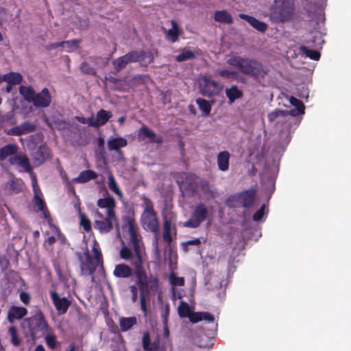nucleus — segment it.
Listing matches in <instances>:
<instances>
[{"label":"nucleus","instance_id":"0eeeda50","mask_svg":"<svg viewBox=\"0 0 351 351\" xmlns=\"http://www.w3.org/2000/svg\"><path fill=\"white\" fill-rule=\"evenodd\" d=\"M255 195L254 190H246L230 195L226 203L230 208H249L254 204Z\"/></svg>","mask_w":351,"mask_h":351},{"label":"nucleus","instance_id":"13d9d810","mask_svg":"<svg viewBox=\"0 0 351 351\" xmlns=\"http://www.w3.org/2000/svg\"><path fill=\"white\" fill-rule=\"evenodd\" d=\"M34 203L38 206L40 211L44 210L45 203L44 201L36 193L34 196Z\"/></svg>","mask_w":351,"mask_h":351},{"label":"nucleus","instance_id":"f704fd0d","mask_svg":"<svg viewBox=\"0 0 351 351\" xmlns=\"http://www.w3.org/2000/svg\"><path fill=\"white\" fill-rule=\"evenodd\" d=\"M196 58V54L190 50L189 48L185 47L181 50V52L176 56L175 60L178 62H182L186 60H193Z\"/></svg>","mask_w":351,"mask_h":351},{"label":"nucleus","instance_id":"cd10ccee","mask_svg":"<svg viewBox=\"0 0 351 351\" xmlns=\"http://www.w3.org/2000/svg\"><path fill=\"white\" fill-rule=\"evenodd\" d=\"M214 20L219 23L232 24L233 19L230 14L226 10H217L214 13Z\"/></svg>","mask_w":351,"mask_h":351},{"label":"nucleus","instance_id":"4be33fe9","mask_svg":"<svg viewBox=\"0 0 351 351\" xmlns=\"http://www.w3.org/2000/svg\"><path fill=\"white\" fill-rule=\"evenodd\" d=\"M142 345L145 351H158L160 341L158 339H156L151 343L149 334L148 332H146L143 336Z\"/></svg>","mask_w":351,"mask_h":351},{"label":"nucleus","instance_id":"69168bd1","mask_svg":"<svg viewBox=\"0 0 351 351\" xmlns=\"http://www.w3.org/2000/svg\"><path fill=\"white\" fill-rule=\"evenodd\" d=\"M130 291L132 294V302H136L138 298V290L137 287L135 285H131L130 287Z\"/></svg>","mask_w":351,"mask_h":351},{"label":"nucleus","instance_id":"09e8293b","mask_svg":"<svg viewBox=\"0 0 351 351\" xmlns=\"http://www.w3.org/2000/svg\"><path fill=\"white\" fill-rule=\"evenodd\" d=\"M75 207L77 208L80 217V225L88 232V219L85 214L82 213L79 205L75 204Z\"/></svg>","mask_w":351,"mask_h":351},{"label":"nucleus","instance_id":"58836bf2","mask_svg":"<svg viewBox=\"0 0 351 351\" xmlns=\"http://www.w3.org/2000/svg\"><path fill=\"white\" fill-rule=\"evenodd\" d=\"M169 281H170V283L172 285V287H171V291L173 293V295L175 296L176 295V293H175V288L174 287L176 286H180V287H182L184 285V277H178L176 276L174 274H171L170 276H169Z\"/></svg>","mask_w":351,"mask_h":351},{"label":"nucleus","instance_id":"6e6552de","mask_svg":"<svg viewBox=\"0 0 351 351\" xmlns=\"http://www.w3.org/2000/svg\"><path fill=\"white\" fill-rule=\"evenodd\" d=\"M198 82L199 93L208 98L219 95L223 88V86L219 82L207 76L200 77Z\"/></svg>","mask_w":351,"mask_h":351},{"label":"nucleus","instance_id":"4c0bfd02","mask_svg":"<svg viewBox=\"0 0 351 351\" xmlns=\"http://www.w3.org/2000/svg\"><path fill=\"white\" fill-rule=\"evenodd\" d=\"M130 261L134 268V274H136L138 271L140 272L145 271L143 268L142 255L133 254Z\"/></svg>","mask_w":351,"mask_h":351},{"label":"nucleus","instance_id":"9b49d317","mask_svg":"<svg viewBox=\"0 0 351 351\" xmlns=\"http://www.w3.org/2000/svg\"><path fill=\"white\" fill-rule=\"evenodd\" d=\"M123 229H128L130 237V242L132 244L139 243L135 220L132 214H128L123 217Z\"/></svg>","mask_w":351,"mask_h":351},{"label":"nucleus","instance_id":"a18cd8bd","mask_svg":"<svg viewBox=\"0 0 351 351\" xmlns=\"http://www.w3.org/2000/svg\"><path fill=\"white\" fill-rule=\"evenodd\" d=\"M290 103L295 107L300 114L304 113L305 107L302 101L294 97H291Z\"/></svg>","mask_w":351,"mask_h":351},{"label":"nucleus","instance_id":"49530a36","mask_svg":"<svg viewBox=\"0 0 351 351\" xmlns=\"http://www.w3.org/2000/svg\"><path fill=\"white\" fill-rule=\"evenodd\" d=\"M9 332L11 336V342L15 346L21 344V339L18 337L17 330L15 326H11L9 328Z\"/></svg>","mask_w":351,"mask_h":351},{"label":"nucleus","instance_id":"5fc2aeb1","mask_svg":"<svg viewBox=\"0 0 351 351\" xmlns=\"http://www.w3.org/2000/svg\"><path fill=\"white\" fill-rule=\"evenodd\" d=\"M107 326L111 333L114 335H119L120 333V329L112 319L107 322Z\"/></svg>","mask_w":351,"mask_h":351},{"label":"nucleus","instance_id":"72a5a7b5","mask_svg":"<svg viewBox=\"0 0 351 351\" xmlns=\"http://www.w3.org/2000/svg\"><path fill=\"white\" fill-rule=\"evenodd\" d=\"M19 91L25 101L29 103L32 102L36 92L32 86H21Z\"/></svg>","mask_w":351,"mask_h":351},{"label":"nucleus","instance_id":"680f3d73","mask_svg":"<svg viewBox=\"0 0 351 351\" xmlns=\"http://www.w3.org/2000/svg\"><path fill=\"white\" fill-rule=\"evenodd\" d=\"M80 261L82 263V270L84 271L88 268V252H84L83 256H80Z\"/></svg>","mask_w":351,"mask_h":351},{"label":"nucleus","instance_id":"f257e3e1","mask_svg":"<svg viewBox=\"0 0 351 351\" xmlns=\"http://www.w3.org/2000/svg\"><path fill=\"white\" fill-rule=\"evenodd\" d=\"M227 63L237 69L241 73L252 78L258 83L264 81L269 73L268 68L261 61L246 56H232L228 58Z\"/></svg>","mask_w":351,"mask_h":351},{"label":"nucleus","instance_id":"ea45409f","mask_svg":"<svg viewBox=\"0 0 351 351\" xmlns=\"http://www.w3.org/2000/svg\"><path fill=\"white\" fill-rule=\"evenodd\" d=\"M128 64L129 63L128 62V60L126 59L125 57H124V55L117 58V59L114 60L112 62V65L114 66V69L117 72H119L121 70L124 69Z\"/></svg>","mask_w":351,"mask_h":351},{"label":"nucleus","instance_id":"4d7b16f0","mask_svg":"<svg viewBox=\"0 0 351 351\" xmlns=\"http://www.w3.org/2000/svg\"><path fill=\"white\" fill-rule=\"evenodd\" d=\"M169 315V305H167L161 311V319H162L163 325H165V326L167 325Z\"/></svg>","mask_w":351,"mask_h":351},{"label":"nucleus","instance_id":"a878e982","mask_svg":"<svg viewBox=\"0 0 351 351\" xmlns=\"http://www.w3.org/2000/svg\"><path fill=\"white\" fill-rule=\"evenodd\" d=\"M306 47H310L312 48H321L322 43H324V40L322 36L319 34H313L311 33L309 35V38H306L304 41Z\"/></svg>","mask_w":351,"mask_h":351},{"label":"nucleus","instance_id":"f3484780","mask_svg":"<svg viewBox=\"0 0 351 351\" xmlns=\"http://www.w3.org/2000/svg\"><path fill=\"white\" fill-rule=\"evenodd\" d=\"M239 17L241 19L245 20L254 29L261 32L263 33L267 29L268 25L267 23L258 20L254 16L245 14H239Z\"/></svg>","mask_w":351,"mask_h":351},{"label":"nucleus","instance_id":"bf43d9fd","mask_svg":"<svg viewBox=\"0 0 351 351\" xmlns=\"http://www.w3.org/2000/svg\"><path fill=\"white\" fill-rule=\"evenodd\" d=\"M74 180L80 183L86 182L88 181V170L82 171Z\"/></svg>","mask_w":351,"mask_h":351},{"label":"nucleus","instance_id":"412c9836","mask_svg":"<svg viewBox=\"0 0 351 351\" xmlns=\"http://www.w3.org/2000/svg\"><path fill=\"white\" fill-rule=\"evenodd\" d=\"M171 28H170L166 35L167 39L172 43L179 40V36L181 34V30L175 20L171 21Z\"/></svg>","mask_w":351,"mask_h":351},{"label":"nucleus","instance_id":"39448f33","mask_svg":"<svg viewBox=\"0 0 351 351\" xmlns=\"http://www.w3.org/2000/svg\"><path fill=\"white\" fill-rule=\"evenodd\" d=\"M141 223L145 230H149L156 234L159 230V223L157 214L153 208L152 203L150 200L146 199L145 206L141 215ZM156 247L158 248V238L155 237Z\"/></svg>","mask_w":351,"mask_h":351},{"label":"nucleus","instance_id":"8fccbe9b","mask_svg":"<svg viewBox=\"0 0 351 351\" xmlns=\"http://www.w3.org/2000/svg\"><path fill=\"white\" fill-rule=\"evenodd\" d=\"M201 244V241L199 238H195L192 240H189L182 244V249L184 252H188L189 245H199Z\"/></svg>","mask_w":351,"mask_h":351},{"label":"nucleus","instance_id":"f03ea898","mask_svg":"<svg viewBox=\"0 0 351 351\" xmlns=\"http://www.w3.org/2000/svg\"><path fill=\"white\" fill-rule=\"evenodd\" d=\"M294 5L287 0H275L269 8V17L277 23L290 21L293 15Z\"/></svg>","mask_w":351,"mask_h":351},{"label":"nucleus","instance_id":"864d4df0","mask_svg":"<svg viewBox=\"0 0 351 351\" xmlns=\"http://www.w3.org/2000/svg\"><path fill=\"white\" fill-rule=\"evenodd\" d=\"M147 295H143V294L140 295V303H141V308L144 314L145 317L147 316L148 314V308L147 305Z\"/></svg>","mask_w":351,"mask_h":351},{"label":"nucleus","instance_id":"4468645a","mask_svg":"<svg viewBox=\"0 0 351 351\" xmlns=\"http://www.w3.org/2000/svg\"><path fill=\"white\" fill-rule=\"evenodd\" d=\"M137 136L138 141H143L145 138H148L151 143L161 144L163 142V138L161 136H157L145 125H143L138 130Z\"/></svg>","mask_w":351,"mask_h":351},{"label":"nucleus","instance_id":"2eb2a0df","mask_svg":"<svg viewBox=\"0 0 351 351\" xmlns=\"http://www.w3.org/2000/svg\"><path fill=\"white\" fill-rule=\"evenodd\" d=\"M112 117V113L110 111L105 110H100L94 118L93 116L89 117V126L98 127L106 124L110 118Z\"/></svg>","mask_w":351,"mask_h":351},{"label":"nucleus","instance_id":"dca6fc26","mask_svg":"<svg viewBox=\"0 0 351 351\" xmlns=\"http://www.w3.org/2000/svg\"><path fill=\"white\" fill-rule=\"evenodd\" d=\"M136 278V285L140 291V295H147L149 293V282L146 272H140L135 274Z\"/></svg>","mask_w":351,"mask_h":351},{"label":"nucleus","instance_id":"37998d69","mask_svg":"<svg viewBox=\"0 0 351 351\" xmlns=\"http://www.w3.org/2000/svg\"><path fill=\"white\" fill-rule=\"evenodd\" d=\"M108 186L109 189L113 191L118 197H122L123 193L119 188L117 182L112 175H110L108 177Z\"/></svg>","mask_w":351,"mask_h":351},{"label":"nucleus","instance_id":"774afa93","mask_svg":"<svg viewBox=\"0 0 351 351\" xmlns=\"http://www.w3.org/2000/svg\"><path fill=\"white\" fill-rule=\"evenodd\" d=\"M162 238L165 241L170 244L172 242L171 231H163Z\"/></svg>","mask_w":351,"mask_h":351},{"label":"nucleus","instance_id":"473e14b6","mask_svg":"<svg viewBox=\"0 0 351 351\" xmlns=\"http://www.w3.org/2000/svg\"><path fill=\"white\" fill-rule=\"evenodd\" d=\"M312 47L302 45L300 47V51L313 60H318L321 54L319 51L311 49Z\"/></svg>","mask_w":351,"mask_h":351},{"label":"nucleus","instance_id":"aec40b11","mask_svg":"<svg viewBox=\"0 0 351 351\" xmlns=\"http://www.w3.org/2000/svg\"><path fill=\"white\" fill-rule=\"evenodd\" d=\"M48 149L45 145H40L32 154L33 160L36 165L43 164L49 157Z\"/></svg>","mask_w":351,"mask_h":351},{"label":"nucleus","instance_id":"5701e85b","mask_svg":"<svg viewBox=\"0 0 351 351\" xmlns=\"http://www.w3.org/2000/svg\"><path fill=\"white\" fill-rule=\"evenodd\" d=\"M230 158V154L228 151H223L219 153L217 162L220 171H226L229 169Z\"/></svg>","mask_w":351,"mask_h":351},{"label":"nucleus","instance_id":"e2e57ef3","mask_svg":"<svg viewBox=\"0 0 351 351\" xmlns=\"http://www.w3.org/2000/svg\"><path fill=\"white\" fill-rule=\"evenodd\" d=\"M105 141L102 136H99L97 139V147L101 154H105Z\"/></svg>","mask_w":351,"mask_h":351},{"label":"nucleus","instance_id":"c756f323","mask_svg":"<svg viewBox=\"0 0 351 351\" xmlns=\"http://www.w3.org/2000/svg\"><path fill=\"white\" fill-rule=\"evenodd\" d=\"M27 313V311L24 307L13 306L8 313V320L13 322V319H21Z\"/></svg>","mask_w":351,"mask_h":351},{"label":"nucleus","instance_id":"c85d7f7f","mask_svg":"<svg viewBox=\"0 0 351 351\" xmlns=\"http://www.w3.org/2000/svg\"><path fill=\"white\" fill-rule=\"evenodd\" d=\"M226 95L230 104L233 103L236 99L241 98L243 95L242 90L239 89L237 85H233L230 88H226Z\"/></svg>","mask_w":351,"mask_h":351},{"label":"nucleus","instance_id":"1a4fd4ad","mask_svg":"<svg viewBox=\"0 0 351 351\" xmlns=\"http://www.w3.org/2000/svg\"><path fill=\"white\" fill-rule=\"evenodd\" d=\"M208 217V209L204 203L197 204L193 209L189 220L183 224L184 227L196 228Z\"/></svg>","mask_w":351,"mask_h":351},{"label":"nucleus","instance_id":"0e129e2a","mask_svg":"<svg viewBox=\"0 0 351 351\" xmlns=\"http://www.w3.org/2000/svg\"><path fill=\"white\" fill-rule=\"evenodd\" d=\"M202 321H206L208 322H213L215 321V317L209 312H202Z\"/></svg>","mask_w":351,"mask_h":351},{"label":"nucleus","instance_id":"7c9ffc66","mask_svg":"<svg viewBox=\"0 0 351 351\" xmlns=\"http://www.w3.org/2000/svg\"><path fill=\"white\" fill-rule=\"evenodd\" d=\"M195 102L204 116H208L210 114L212 105L214 103L213 100L209 101L205 99L197 98L196 99Z\"/></svg>","mask_w":351,"mask_h":351},{"label":"nucleus","instance_id":"c9c22d12","mask_svg":"<svg viewBox=\"0 0 351 351\" xmlns=\"http://www.w3.org/2000/svg\"><path fill=\"white\" fill-rule=\"evenodd\" d=\"M17 152V146L14 144H8L0 149V160H4L11 155Z\"/></svg>","mask_w":351,"mask_h":351},{"label":"nucleus","instance_id":"603ef678","mask_svg":"<svg viewBox=\"0 0 351 351\" xmlns=\"http://www.w3.org/2000/svg\"><path fill=\"white\" fill-rule=\"evenodd\" d=\"M265 204H263L261 207L254 213L252 217L254 221H259L263 219L265 215Z\"/></svg>","mask_w":351,"mask_h":351},{"label":"nucleus","instance_id":"3c124183","mask_svg":"<svg viewBox=\"0 0 351 351\" xmlns=\"http://www.w3.org/2000/svg\"><path fill=\"white\" fill-rule=\"evenodd\" d=\"M133 252L128 247H123L120 251V256L125 260H130L133 256Z\"/></svg>","mask_w":351,"mask_h":351},{"label":"nucleus","instance_id":"6e6d98bb","mask_svg":"<svg viewBox=\"0 0 351 351\" xmlns=\"http://www.w3.org/2000/svg\"><path fill=\"white\" fill-rule=\"evenodd\" d=\"M189 320L193 324L202 321V312H192L191 315H189Z\"/></svg>","mask_w":351,"mask_h":351},{"label":"nucleus","instance_id":"423d86ee","mask_svg":"<svg viewBox=\"0 0 351 351\" xmlns=\"http://www.w3.org/2000/svg\"><path fill=\"white\" fill-rule=\"evenodd\" d=\"M93 254H89V275L92 276L94 281L96 277H101L104 275L103 256L99 245L95 239L92 247Z\"/></svg>","mask_w":351,"mask_h":351},{"label":"nucleus","instance_id":"de8ad7c7","mask_svg":"<svg viewBox=\"0 0 351 351\" xmlns=\"http://www.w3.org/2000/svg\"><path fill=\"white\" fill-rule=\"evenodd\" d=\"M19 159L17 165L23 167L26 171L31 172L32 167L28 158L25 156H19Z\"/></svg>","mask_w":351,"mask_h":351},{"label":"nucleus","instance_id":"c03bdc74","mask_svg":"<svg viewBox=\"0 0 351 351\" xmlns=\"http://www.w3.org/2000/svg\"><path fill=\"white\" fill-rule=\"evenodd\" d=\"M178 313L181 317H188L189 318V315H191L192 312L189 305L186 302H182L179 305Z\"/></svg>","mask_w":351,"mask_h":351},{"label":"nucleus","instance_id":"7ed1b4c3","mask_svg":"<svg viewBox=\"0 0 351 351\" xmlns=\"http://www.w3.org/2000/svg\"><path fill=\"white\" fill-rule=\"evenodd\" d=\"M21 326L23 330H28L33 339L41 337L48 330V325L40 311H38L34 316L24 319Z\"/></svg>","mask_w":351,"mask_h":351},{"label":"nucleus","instance_id":"ddd939ff","mask_svg":"<svg viewBox=\"0 0 351 351\" xmlns=\"http://www.w3.org/2000/svg\"><path fill=\"white\" fill-rule=\"evenodd\" d=\"M98 209L95 211H101L106 213H116V202L113 197L108 195L104 198H99L97 202Z\"/></svg>","mask_w":351,"mask_h":351},{"label":"nucleus","instance_id":"e433bc0d","mask_svg":"<svg viewBox=\"0 0 351 351\" xmlns=\"http://www.w3.org/2000/svg\"><path fill=\"white\" fill-rule=\"evenodd\" d=\"M289 114L294 115L292 110L289 112L287 110L276 109L267 114V119L268 121L271 123L274 122L278 117H285Z\"/></svg>","mask_w":351,"mask_h":351},{"label":"nucleus","instance_id":"a211bd4d","mask_svg":"<svg viewBox=\"0 0 351 351\" xmlns=\"http://www.w3.org/2000/svg\"><path fill=\"white\" fill-rule=\"evenodd\" d=\"M51 296L56 309L62 313H65L70 304L69 300L66 298H60L56 291H51Z\"/></svg>","mask_w":351,"mask_h":351},{"label":"nucleus","instance_id":"a19ab883","mask_svg":"<svg viewBox=\"0 0 351 351\" xmlns=\"http://www.w3.org/2000/svg\"><path fill=\"white\" fill-rule=\"evenodd\" d=\"M218 75L228 80H238V73L233 70L221 69L217 71Z\"/></svg>","mask_w":351,"mask_h":351},{"label":"nucleus","instance_id":"393cba45","mask_svg":"<svg viewBox=\"0 0 351 351\" xmlns=\"http://www.w3.org/2000/svg\"><path fill=\"white\" fill-rule=\"evenodd\" d=\"M127 144V140L123 137L112 138L108 140V147L110 151L114 150L121 152L120 148L125 147Z\"/></svg>","mask_w":351,"mask_h":351},{"label":"nucleus","instance_id":"b1692460","mask_svg":"<svg viewBox=\"0 0 351 351\" xmlns=\"http://www.w3.org/2000/svg\"><path fill=\"white\" fill-rule=\"evenodd\" d=\"M132 270L127 265L119 264L115 266L113 271V275L117 278H127L132 276Z\"/></svg>","mask_w":351,"mask_h":351},{"label":"nucleus","instance_id":"20e7f679","mask_svg":"<svg viewBox=\"0 0 351 351\" xmlns=\"http://www.w3.org/2000/svg\"><path fill=\"white\" fill-rule=\"evenodd\" d=\"M94 225L101 233L110 232L116 226L117 229H119V223L116 213H106L101 211L94 212Z\"/></svg>","mask_w":351,"mask_h":351},{"label":"nucleus","instance_id":"f8f14e48","mask_svg":"<svg viewBox=\"0 0 351 351\" xmlns=\"http://www.w3.org/2000/svg\"><path fill=\"white\" fill-rule=\"evenodd\" d=\"M33 99L32 103L37 108H47L51 102V97L47 88H44L40 93H35Z\"/></svg>","mask_w":351,"mask_h":351},{"label":"nucleus","instance_id":"6ab92c4d","mask_svg":"<svg viewBox=\"0 0 351 351\" xmlns=\"http://www.w3.org/2000/svg\"><path fill=\"white\" fill-rule=\"evenodd\" d=\"M36 125L29 121H26L19 125L13 127L10 129V134L19 136L35 131Z\"/></svg>","mask_w":351,"mask_h":351},{"label":"nucleus","instance_id":"338daca9","mask_svg":"<svg viewBox=\"0 0 351 351\" xmlns=\"http://www.w3.org/2000/svg\"><path fill=\"white\" fill-rule=\"evenodd\" d=\"M20 298L25 304H28L29 302L30 296L27 293L22 291L20 293Z\"/></svg>","mask_w":351,"mask_h":351},{"label":"nucleus","instance_id":"79ce46f5","mask_svg":"<svg viewBox=\"0 0 351 351\" xmlns=\"http://www.w3.org/2000/svg\"><path fill=\"white\" fill-rule=\"evenodd\" d=\"M80 40L77 39L60 42L61 47L66 49L67 52L72 51L78 47Z\"/></svg>","mask_w":351,"mask_h":351},{"label":"nucleus","instance_id":"2f4dec72","mask_svg":"<svg viewBox=\"0 0 351 351\" xmlns=\"http://www.w3.org/2000/svg\"><path fill=\"white\" fill-rule=\"evenodd\" d=\"M22 76L19 73L11 72L0 77V82L4 81L12 84H19L22 81Z\"/></svg>","mask_w":351,"mask_h":351},{"label":"nucleus","instance_id":"bb28decb","mask_svg":"<svg viewBox=\"0 0 351 351\" xmlns=\"http://www.w3.org/2000/svg\"><path fill=\"white\" fill-rule=\"evenodd\" d=\"M137 324V319L136 317H121L119 318L120 330L122 332H127L132 328L134 326Z\"/></svg>","mask_w":351,"mask_h":351},{"label":"nucleus","instance_id":"9d476101","mask_svg":"<svg viewBox=\"0 0 351 351\" xmlns=\"http://www.w3.org/2000/svg\"><path fill=\"white\" fill-rule=\"evenodd\" d=\"M124 57L128 60V63H135L138 62L144 61L145 59H147V61L145 64H142L141 65L147 66L152 62H153L154 60V57L153 53L149 51H146L144 50H133L131 51L126 54L124 55Z\"/></svg>","mask_w":351,"mask_h":351},{"label":"nucleus","instance_id":"052dcab7","mask_svg":"<svg viewBox=\"0 0 351 351\" xmlns=\"http://www.w3.org/2000/svg\"><path fill=\"white\" fill-rule=\"evenodd\" d=\"M47 346L51 348H54L56 346V340L53 335H47L45 337Z\"/></svg>","mask_w":351,"mask_h":351}]
</instances>
